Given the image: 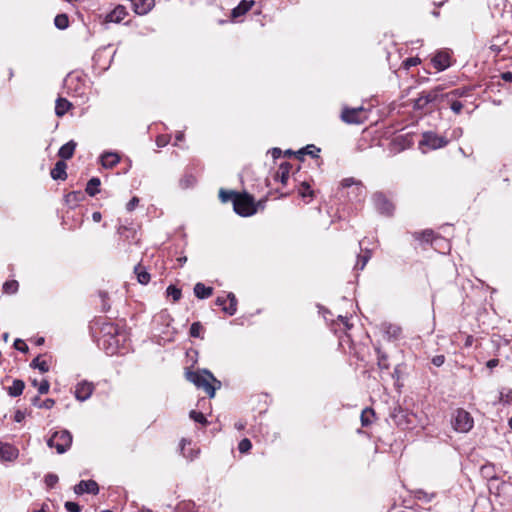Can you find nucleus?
I'll return each instance as SVG.
<instances>
[{"mask_svg":"<svg viewBox=\"0 0 512 512\" xmlns=\"http://www.w3.org/2000/svg\"><path fill=\"white\" fill-rule=\"evenodd\" d=\"M100 333L98 345L107 355L118 353L127 339L126 333L114 323H104Z\"/></svg>","mask_w":512,"mask_h":512,"instance_id":"1","label":"nucleus"},{"mask_svg":"<svg viewBox=\"0 0 512 512\" xmlns=\"http://www.w3.org/2000/svg\"><path fill=\"white\" fill-rule=\"evenodd\" d=\"M186 379L193 383L198 389H202L210 398H213L216 389L221 387V382L206 369H198L196 371L187 370Z\"/></svg>","mask_w":512,"mask_h":512,"instance_id":"2","label":"nucleus"},{"mask_svg":"<svg viewBox=\"0 0 512 512\" xmlns=\"http://www.w3.org/2000/svg\"><path fill=\"white\" fill-rule=\"evenodd\" d=\"M233 208L242 217H249L257 212L253 197L246 193L235 195Z\"/></svg>","mask_w":512,"mask_h":512,"instance_id":"3","label":"nucleus"},{"mask_svg":"<svg viewBox=\"0 0 512 512\" xmlns=\"http://www.w3.org/2000/svg\"><path fill=\"white\" fill-rule=\"evenodd\" d=\"M72 443V436L69 431L61 430L56 431L47 440V445L51 448H56L59 454H62L68 450Z\"/></svg>","mask_w":512,"mask_h":512,"instance_id":"4","label":"nucleus"},{"mask_svg":"<svg viewBox=\"0 0 512 512\" xmlns=\"http://www.w3.org/2000/svg\"><path fill=\"white\" fill-rule=\"evenodd\" d=\"M341 119L347 124H362L368 119V111L362 106L356 108L345 107L342 110Z\"/></svg>","mask_w":512,"mask_h":512,"instance_id":"5","label":"nucleus"},{"mask_svg":"<svg viewBox=\"0 0 512 512\" xmlns=\"http://www.w3.org/2000/svg\"><path fill=\"white\" fill-rule=\"evenodd\" d=\"M375 209L386 216H391L394 211L393 203L381 192H376L372 196Z\"/></svg>","mask_w":512,"mask_h":512,"instance_id":"6","label":"nucleus"},{"mask_svg":"<svg viewBox=\"0 0 512 512\" xmlns=\"http://www.w3.org/2000/svg\"><path fill=\"white\" fill-rule=\"evenodd\" d=\"M448 144V140L445 137L439 136L434 132H425L422 135V140L419 145L427 146L429 149H439Z\"/></svg>","mask_w":512,"mask_h":512,"instance_id":"7","label":"nucleus"},{"mask_svg":"<svg viewBox=\"0 0 512 512\" xmlns=\"http://www.w3.org/2000/svg\"><path fill=\"white\" fill-rule=\"evenodd\" d=\"M440 88H435L428 92H422L420 96L415 99L414 101V109L416 110H422L424 109L429 103L435 102L439 99Z\"/></svg>","mask_w":512,"mask_h":512,"instance_id":"8","label":"nucleus"},{"mask_svg":"<svg viewBox=\"0 0 512 512\" xmlns=\"http://www.w3.org/2000/svg\"><path fill=\"white\" fill-rule=\"evenodd\" d=\"M216 305L222 307L223 312L228 314L229 316H232L237 311V299L236 296L230 292L225 297H217L216 299Z\"/></svg>","mask_w":512,"mask_h":512,"instance_id":"9","label":"nucleus"},{"mask_svg":"<svg viewBox=\"0 0 512 512\" xmlns=\"http://www.w3.org/2000/svg\"><path fill=\"white\" fill-rule=\"evenodd\" d=\"M93 390V383L84 380L75 386L74 395L77 400L85 401L92 395Z\"/></svg>","mask_w":512,"mask_h":512,"instance_id":"10","label":"nucleus"},{"mask_svg":"<svg viewBox=\"0 0 512 512\" xmlns=\"http://www.w3.org/2000/svg\"><path fill=\"white\" fill-rule=\"evenodd\" d=\"M74 492L77 495L83 493L98 494L99 486L94 480H81L77 485L74 486Z\"/></svg>","mask_w":512,"mask_h":512,"instance_id":"11","label":"nucleus"},{"mask_svg":"<svg viewBox=\"0 0 512 512\" xmlns=\"http://www.w3.org/2000/svg\"><path fill=\"white\" fill-rule=\"evenodd\" d=\"M450 425L456 432H468L474 425L473 418H450Z\"/></svg>","mask_w":512,"mask_h":512,"instance_id":"12","label":"nucleus"},{"mask_svg":"<svg viewBox=\"0 0 512 512\" xmlns=\"http://www.w3.org/2000/svg\"><path fill=\"white\" fill-rule=\"evenodd\" d=\"M128 15L127 9L123 5H117L111 12L105 16L106 23H120Z\"/></svg>","mask_w":512,"mask_h":512,"instance_id":"13","label":"nucleus"},{"mask_svg":"<svg viewBox=\"0 0 512 512\" xmlns=\"http://www.w3.org/2000/svg\"><path fill=\"white\" fill-rule=\"evenodd\" d=\"M415 238L426 243H431V245H436V242H443L445 247L448 248V242L442 237L435 236L432 230H425L421 233H415Z\"/></svg>","mask_w":512,"mask_h":512,"instance_id":"14","label":"nucleus"},{"mask_svg":"<svg viewBox=\"0 0 512 512\" xmlns=\"http://www.w3.org/2000/svg\"><path fill=\"white\" fill-rule=\"evenodd\" d=\"M133 10L137 15L148 14L155 6V0H133Z\"/></svg>","mask_w":512,"mask_h":512,"instance_id":"15","label":"nucleus"},{"mask_svg":"<svg viewBox=\"0 0 512 512\" xmlns=\"http://www.w3.org/2000/svg\"><path fill=\"white\" fill-rule=\"evenodd\" d=\"M180 452L183 455V457L192 461L193 459H195L198 456L200 450H199V448H197L195 446L192 447L191 441L182 439L181 443H180Z\"/></svg>","mask_w":512,"mask_h":512,"instance_id":"16","label":"nucleus"},{"mask_svg":"<svg viewBox=\"0 0 512 512\" xmlns=\"http://www.w3.org/2000/svg\"><path fill=\"white\" fill-rule=\"evenodd\" d=\"M18 457V449L0 441V459L13 461Z\"/></svg>","mask_w":512,"mask_h":512,"instance_id":"17","label":"nucleus"},{"mask_svg":"<svg viewBox=\"0 0 512 512\" xmlns=\"http://www.w3.org/2000/svg\"><path fill=\"white\" fill-rule=\"evenodd\" d=\"M120 155L116 152H104L100 156V162L101 165L106 168L110 169L116 166L120 162Z\"/></svg>","mask_w":512,"mask_h":512,"instance_id":"18","label":"nucleus"},{"mask_svg":"<svg viewBox=\"0 0 512 512\" xmlns=\"http://www.w3.org/2000/svg\"><path fill=\"white\" fill-rule=\"evenodd\" d=\"M434 67L438 71H443L450 66V57L445 52H439L432 59Z\"/></svg>","mask_w":512,"mask_h":512,"instance_id":"19","label":"nucleus"},{"mask_svg":"<svg viewBox=\"0 0 512 512\" xmlns=\"http://www.w3.org/2000/svg\"><path fill=\"white\" fill-rule=\"evenodd\" d=\"M77 143L74 140L68 141L66 144L62 145L58 151V156L63 160H68L72 158Z\"/></svg>","mask_w":512,"mask_h":512,"instance_id":"20","label":"nucleus"},{"mask_svg":"<svg viewBox=\"0 0 512 512\" xmlns=\"http://www.w3.org/2000/svg\"><path fill=\"white\" fill-rule=\"evenodd\" d=\"M254 0H242L237 7L232 10V18L240 17L246 14L254 5Z\"/></svg>","mask_w":512,"mask_h":512,"instance_id":"21","label":"nucleus"},{"mask_svg":"<svg viewBox=\"0 0 512 512\" xmlns=\"http://www.w3.org/2000/svg\"><path fill=\"white\" fill-rule=\"evenodd\" d=\"M66 168L67 166L64 161H58L51 170V177L54 180H65L67 178Z\"/></svg>","mask_w":512,"mask_h":512,"instance_id":"22","label":"nucleus"},{"mask_svg":"<svg viewBox=\"0 0 512 512\" xmlns=\"http://www.w3.org/2000/svg\"><path fill=\"white\" fill-rule=\"evenodd\" d=\"M194 294L199 299H207L213 294V288L198 282L194 286Z\"/></svg>","mask_w":512,"mask_h":512,"instance_id":"23","label":"nucleus"},{"mask_svg":"<svg viewBox=\"0 0 512 512\" xmlns=\"http://www.w3.org/2000/svg\"><path fill=\"white\" fill-rule=\"evenodd\" d=\"M341 186L344 188L355 186V191L357 195L361 196L365 194V187L362 185L360 181H357L353 177L343 179L341 182Z\"/></svg>","mask_w":512,"mask_h":512,"instance_id":"24","label":"nucleus"},{"mask_svg":"<svg viewBox=\"0 0 512 512\" xmlns=\"http://www.w3.org/2000/svg\"><path fill=\"white\" fill-rule=\"evenodd\" d=\"M72 104L65 98L59 97L55 104V114L62 117L71 108Z\"/></svg>","mask_w":512,"mask_h":512,"instance_id":"25","label":"nucleus"},{"mask_svg":"<svg viewBox=\"0 0 512 512\" xmlns=\"http://www.w3.org/2000/svg\"><path fill=\"white\" fill-rule=\"evenodd\" d=\"M100 185H101V181H100V179H99V178H97V177H93V178H91V179L88 181V183H87V185H86V189H85V191H86V193H87L89 196H92V197H93V196H95L96 194H98V193H99V191H100V189H99Z\"/></svg>","mask_w":512,"mask_h":512,"instance_id":"26","label":"nucleus"},{"mask_svg":"<svg viewBox=\"0 0 512 512\" xmlns=\"http://www.w3.org/2000/svg\"><path fill=\"white\" fill-rule=\"evenodd\" d=\"M25 388V384L22 380L15 379L12 385L8 388V394L12 397L20 396Z\"/></svg>","mask_w":512,"mask_h":512,"instance_id":"27","label":"nucleus"},{"mask_svg":"<svg viewBox=\"0 0 512 512\" xmlns=\"http://www.w3.org/2000/svg\"><path fill=\"white\" fill-rule=\"evenodd\" d=\"M291 165L288 162H284L280 165L279 170L276 174V178L280 180L282 184H286L289 173H290Z\"/></svg>","mask_w":512,"mask_h":512,"instance_id":"28","label":"nucleus"},{"mask_svg":"<svg viewBox=\"0 0 512 512\" xmlns=\"http://www.w3.org/2000/svg\"><path fill=\"white\" fill-rule=\"evenodd\" d=\"M371 258V251L368 249H365L362 254H359L357 257V262L355 265L356 270H363L368 261Z\"/></svg>","mask_w":512,"mask_h":512,"instance_id":"29","label":"nucleus"},{"mask_svg":"<svg viewBox=\"0 0 512 512\" xmlns=\"http://www.w3.org/2000/svg\"><path fill=\"white\" fill-rule=\"evenodd\" d=\"M31 367L37 368L42 373H46L49 371V365L45 360H41L40 356L34 358L30 364Z\"/></svg>","mask_w":512,"mask_h":512,"instance_id":"30","label":"nucleus"},{"mask_svg":"<svg viewBox=\"0 0 512 512\" xmlns=\"http://www.w3.org/2000/svg\"><path fill=\"white\" fill-rule=\"evenodd\" d=\"M54 24L60 30L66 29L69 26L68 16L66 14H58L54 19Z\"/></svg>","mask_w":512,"mask_h":512,"instance_id":"31","label":"nucleus"},{"mask_svg":"<svg viewBox=\"0 0 512 512\" xmlns=\"http://www.w3.org/2000/svg\"><path fill=\"white\" fill-rule=\"evenodd\" d=\"M55 402L53 399L47 398L42 400L38 397L33 399V405L39 408L51 409L54 406Z\"/></svg>","mask_w":512,"mask_h":512,"instance_id":"32","label":"nucleus"},{"mask_svg":"<svg viewBox=\"0 0 512 512\" xmlns=\"http://www.w3.org/2000/svg\"><path fill=\"white\" fill-rule=\"evenodd\" d=\"M118 234L121 237H124L126 240H128L130 237L134 238V235L136 231L133 228H130L126 225H120L117 230Z\"/></svg>","mask_w":512,"mask_h":512,"instance_id":"33","label":"nucleus"},{"mask_svg":"<svg viewBox=\"0 0 512 512\" xmlns=\"http://www.w3.org/2000/svg\"><path fill=\"white\" fill-rule=\"evenodd\" d=\"M204 328L200 322H194L192 323L190 327V336L194 338H202Z\"/></svg>","mask_w":512,"mask_h":512,"instance_id":"34","label":"nucleus"},{"mask_svg":"<svg viewBox=\"0 0 512 512\" xmlns=\"http://www.w3.org/2000/svg\"><path fill=\"white\" fill-rule=\"evenodd\" d=\"M299 154H307L310 155L313 158L319 157L320 149L316 147L315 145H307L306 147L302 148L298 151Z\"/></svg>","mask_w":512,"mask_h":512,"instance_id":"35","label":"nucleus"},{"mask_svg":"<svg viewBox=\"0 0 512 512\" xmlns=\"http://www.w3.org/2000/svg\"><path fill=\"white\" fill-rule=\"evenodd\" d=\"M468 93V89L466 88H458V89H454L453 91H450L448 93H446L445 95H441V98H459V97H463L465 95H467Z\"/></svg>","mask_w":512,"mask_h":512,"instance_id":"36","label":"nucleus"},{"mask_svg":"<svg viewBox=\"0 0 512 512\" xmlns=\"http://www.w3.org/2000/svg\"><path fill=\"white\" fill-rule=\"evenodd\" d=\"M447 103L450 105V108L451 110L455 113V114H459L461 113L462 111V108H463V104L458 101L457 99L455 98H444Z\"/></svg>","mask_w":512,"mask_h":512,"instance_id":"37","label":"nucleus"},{"mask_svg":"<svg viewBox=\"0 0 512 512\" xmlns=\"http://www.w3.org/2000/svg\"><path fill=\"white\" fill-rule=\"evenodd\" d=\"M238 193H236L235 191H227V190H224V189H220L219 191V198L220 200L223 202V203H226L230 200H234L235 198V195H237Z\"/></svg>","mask_w":512,"mask_h":512,"instance_id":"38","label":"nucleus"},{"mask_svg":"<svg viewBox=\"0 0 512 512\" xmlns=\"http://www.w3.org/2000/svg\"><path fill=\"white\" fill-rule=\"evenodd\" d=\"M166 292L167 296L171 297L174 301H178L182 296L181 290L174 285H169Z\"/></svg>","mask_w":512,"mask_h":512,"instance_id":"39","label":"nucleus"},{"mask_svg":"<svg viewBox=\"0 0 512 512\" xmlns=\"http://www.w3.org/2000/svg\"><path fill=\"white\" fill-rule=\"evenodd\" d=\"M18 282L15 280L7 281L3 284V290L5 293L14 294L18 290Z\"/></svg>","mask_w":512,"mask_h":512,"instance_id":"40","label":"nucleus"},{"mask_svg":"<svg viewBox=\"0 0 512 512\" xmlns=\"http://www.w3.org/2000/svg\"><path fill=\"white\" fill-rule=\"evenodd\" d=\"M137 279L141 284H147L150 281V274L144 270H140L139 267L135 268Z\"/></svg>","mask_w":512,"mask_h":512,"instance_id":"41","label":"nucleus"},{"mask_svg":"<svg viewBox=\"0 0 512 512\" xmlns=\"http://www.w3.org/2000/svg\"><path fill=\"white\" fill-rule=\"evenodd\" d=\"M386 333L392 338H398L401 334V328L397 325L389 324L386 326Z\"/></svg>","mask_w":512,"mask_h":512,"instance_id":"42","label":"nucleus"},{"mask_svg":"<svg viewBox=\"0 0 512 512\" xmlns=\"http://www.w3.org/2000/svg\"><path fill=\"white\" fill-rule=\"evenodd\" d=\"M58 480V476L53 473H48L44 478V482L48 488H53L57 484Z\"/></svg>","mask_w":512,"mask_h":512,"instance_id":"43","label":"nucleus"},{"mask_svg":"<svg viewBox=\"0 0 512 512\" xmlns=\"http://www.w3.org/2000/svg\"><path fill=\"white\" fill-rule=\"evenodd\" d=\"M500 401L510 403L512 401V389L503 388L500 391Z\"/></svg>","mask_w":512,"mask_h":512,"instance_id":"44","label":"nucleus"},{"mask_svg":"<svg viewBox=\"0 0 512 512\" xmlns=\"http://www.w3.org/2000/svg\"><path fill=\"white\" fill-rule=\"evenodd\" d=\"M299 194L303 198H305L307 196L312 197L313 196V191L310 189L309 184H307L306 182H303V183H301V186L299 188Z\"/></svg>","mask_w":512,"mask_h":512,"instance_id":"45","label":"nucleus"},{"mask_svg":"<svg viewBox=\"0 0 512 512\" xmlns=\"http://www.w3.org/2000/svg\"><path fill=\"white\" fill-rule=\"evenodd\" d=\"M252 447L251 441L244 438L239 442L238 449L241 453H247Z\"/></svg>","mask_w":512,"mask_h":512,"instance_id":"46","label":"nucleus"},{"mask_svg":"<svg viewBox=\"0 0 512 512\" xmlns=\"http://www.w3.org/2000/svg\"><path fill=\"white\" fill-rule=\"evenodd\" d=\"M65 508L68 512H80L81 511L80 505L76 502H71V501H67L65 503Z\"/></svg>","mask_w":512,"mask_h":512,"instance_id":"47","label":"nucleus"},{"mask_svg":"<svg viewBox=\"0 0 512 512\" xmlns=\"http://www.w3.org/2000/svg\"><path fill=\"white\" fill-rule=\"evenodd\" d=\"M14 348L23 353H26L28 351L27 344L21 339H16L14 341Z\"/></svg>","mask_w":512,"mask_h":512,"instance_id":"48","label":"nucleus"},{"mask_svg":"<svg viewBox=\"0 0 512 512\" xmlns=\"http://www.w3.org/2000/svg\"><path fill=\"white\" fill-rule=\"evenodd\" d=\"M420 63V59L417 57H410L407 58L403 64L406 69H409L411 67L417 66Z\"/></svg>","mask_w":512,"mask_h":512,"instance_id":"49","label":"nucleus"},{"mask_svg":"<svg viewBox=\"0 0 512 512\" xmlns=\"http://www.w3.org/2000/svg\"><path fill=\"white\" fill-rule=\"evenodd\" d=\"M170 137L167 135H160L156 138V144L158 147H164L169 143Z\"/></svg>","mask_w":512,"mask_h":512,"instance_id":"50","label":"nucleus"},{"mask_svg":"<svg viewBox=\"0 0 512 512\" xmlns=\"http://www.w3.org/2000/svg\"><path fill=\"white\" fill-rule=\"evenodd\" d=\"M432 364L435 365L436 367H440L444 364L445 362V357L444 355H436L432 358L431 360Z\"/></svg>","mask_w":512,"mask_h":512,"instance_id":"51","label":"nucleus"},{"mask_svg":"<svg viewBox=\"0 0 512 512\" xmlns=\"http://www.w3.org/2000/svg\"><path fill=\"white\" fill-rule=\"evenodd\" d=\"M49 388H50L49 382L47 380H43L38 387V391L40 394H46V393H48Z\"/></svg>","mask_w":512,"mask_h":512,"instance_id":"52","label":"nucleus"},{"mask_svg":"<svg viewBox=\"0 0 512 512\" xmlns=\"http://www.w3.org/2000/svg\"><path fill=\"white\" fill-rule=\"evenodd\" d=\"M416 497L419 500H424L426 502H430L433 497V494L428 495L426 492L420 490V491H417Z\"/></svg>","mask_w":512,"mask_h":512,"instance_id":"53","label":"nucleus"},{"mask_svg":"<svg viewBox=\"0 0 512 512\" xmlns=\"http://www.w3.org/2000/svg\"><path fill=\"white\" fill-rule=\"evenodd\" d=\"M139 203L138 197H133L126 205L127 211H133Z\"/></svg>","mask_w":512,"mask_h":512,"instance_id":"54","label":"nucleus"},{"mask_svg":"<svg viewBox=\"0 0 512 512\" xmlns=\"http://www.w3.org/2000/svg\"><path fill=\"white\" fill-rule=\"evenodd\" d=\"M387 360V357L384 355V354H380L378 355V364L380 367L382 368H388V365L385 363Z\"/></svg>","mask_w":512,"mask_h":512,"instance_id":"55","label":"nucleus"},{"mask_svg":"<svg viewBox=\"0 0 512 512\" xmlns=\"http://www.w3.org/2000/svg\"><path fill=\"white\" fill-rule=\"evenodd\" d=\"M498 364H499V360L494 358V359L488 360L487 363H486V366L489 369H493V368L497 367Z\"/></svg>","mask_w":512,"mask_h":512,"instance_id":"56","label":"nucleus"},{"mask_svg":"<svg viewBox=\"0 0 512 512\" xmlns=\"http://www.w3.org/2000/svg\"><path fill=\"white\" fill-rule=\"evenodd\" d=\"M201 427H205L207 426L208 424H210L211 422L208 421V418H204V417H201V418H193Z\"/></svg>","mask_w":512,"mask_h":512,"instance_id":"57","label":"nucleus"},{"mask_svg":"<svg viewBox=\"0 0 512 512\" xmlns=\"http://www.w3.org/2000/svg\"><path fill=\"white\" fill-rule=\"evenodd\" d=\"M501 78L506 82H512V72H504L501 74Z\"/></svg>","mask_w":512,"mask_h":512,"instance_id":"58","label":"nucleus"},{"mask_svg":"<svg viewBox=\"0 0 512 512\" xmlns=\"http://www.w3.org/2000/svg\"><path fill=\"white\" fill-rule=\"evenodd\" d=\"M374 418H360L362 427H367L373 423Z\"/></svg>","mask_w":512,"mask_h":512,"instance_id":"59","label":"nucleus"},{"mask_svg":"<svg viewBox=\"0 0 512 512\" xmlns=\"http://www.w3.org/2000/svg\"><path fill=\"white\" fill-rule=\"evenodd\" d=\"M339 320L344 324L345 328L346 329H350L351 328V325L349 324V321H348V318L347 317H344V316H341L339 315Z\"/></svg>","mask_w":512,"mask_h":512,"instance_id":"60","label":"nucleus"},{"mask_svg":"<svg viewBox=\"0 0 512 512\" xmlns=\"http://www.w3.org/2000/svg\"><path fill=\"white\" fill-rule=\"evenodd\" d=\"M271 154H272L273 158H275V159H276V158H279V157L281 156L282 151H281V149H280V148H273V149L271 150Z\"/></svg>","mask_w":512,"mask_h":512,"instance_id":"61","label":"nucleus"},{"mask_svg":"<svg viewBox=\"0 0 512 512\" xmlns=\"http://www.w3.org/2000/svg\"><path fill=\"white\" fill-rule=\"evenodd\" d=\"M434 249H443V250H449L450 249V245L448 244V248L445 247V245L443 244V242H436V245H432Z\"/></svg>","mask_w":512,"mask_h":512,"instance_id":"62","label":"nucleus"},{"mask_svg":"<svg viewBox=\"0 0 512 512\" xmlns=\"http://www.w3.org/2000/svg\"><path fill=\"white\" fill-rule=\"evenodd\" d=\"M92 219L94 222H100L101 219H102V215L100 212L96 211V212H93L92 214Z\"/></svg>","mask_w":512,"mask_h":512,"instance_id":"63","label":"nucleus"},{"mask_svg":"<svg viewBox=\"0 0 512 512\" xmlns=\"http://www.w3.org/2000/svg\"><path fill=\"white\" fill-rule=\"evenodd\" d=\"M245 425L246 423L243 422L242 420L240 421H237L235 424H234V427L237 429V430H242L245 428Z\"/></svg>","mask_w":512,"mask_h":512,"instance_id":"64","label":"nucleus"}]
</instances>
